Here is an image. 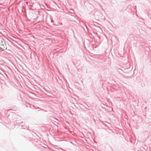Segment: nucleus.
I'll return each instance as SVG.
<instances>
[{
  "mask_svg": "<svg viewBox=\"0 0 151 151\" xmlns=\"http://www.w3.org/2000/svg\"><path fill=\"white\" fill-rule=\"evenodd\" d=\"M14 123L15 124H20V125H21V126H22L24 124L23 122L22 121H21V120H20V121L19 120L15 121Z\"/></svg>",
  "mask_w": 151,
  "mask_h": 151,
  "instance_id": "1",
  "label": "nucleus"
},
{
  "mask_svg": "<svg viewBox=\"0 0 151 151\" xmlns=\"http://www.w3.org/2000/svg\"><path fill=\"white\" fill-rule=\"evenodd\" d=\"M29 105H30V107L32 109H33V108H34L35 107V106H34V105H31L30 104H29ZM34 109H35V108H34Z\"/></svg>",
  "mask_w": 151,
  "mask_h": 151,
  "instance_id": "2",
  "label": "nucleus"
},
{
  "mask_svg": "<svg viewBox=\"0 0 151 151\" xmlns=\"http://www.w3.org/2000/svg\"><path fill=\"white\" fill-rule=\"evenodd\" d=\"M2 44H3V42H2V41H1V42H0V45H3Z\"/></svg>",
  "mask_w": 151,
  "mask_h": 151,
  "instance_id": "3",
  "label": "nucleus"
},
{
  "mask_svg": "<svg viewBox=\"0 0 151 151\" xmlns=\"http://www.w3.org/2000/svg\"><path fill=\"white\" fill-rule=\"evenodd\" d=\"M83 106L85 107L86 109H87V110H89V109H88L86 107H85L84 106Z\"/></svg>",
  "mask_w": 151,
  "mask_h": 151,
  "instance_id": "4",
  "label": "nucleus"
},
{
  "mask_svg": "<svg viewBox=\"0 0 151 151\" xmlns=\"http://www.w3.org/2000/svg\"><path fill=\"white\" fill-rule=\"evenodd\" d=\"M84 25L85 26V27H86V29H88L87 27L84 24Z\"/></svg>",
  "mask_w": 151,
  "mask_h": 151,
  "instance_id": "5",
  "label": "nucleus"
},
{
  "mask_svg": "<svg viewBox=\"0 0 151 151\" xmlns=\"http://www.w3.org/2000/svg\"><path fill=\"white\" fill-rule=\"evenodd\" d=\"M86 105L88 107H89L88 106H87V105Z\"/></svg>",
  "mask_w": 151,
  "mask_h": 151,
  "instance_id": "6",
  "label": "nucleus"
},
{
  "mask_svg": "<svg viewBox=\"0 0 151 151\" xmlns=\"http://www.w3.org/2000/svg\"><path fill=\"white\" fill-rule=\"evenodd\" d=\"M62 23L61 24V25H62Z\"/></svg>",
  "mask_w": 151,
  "mask_h": 151,
  "instance_id": "7",
  "label": "nucleus"
}]
</instances>
